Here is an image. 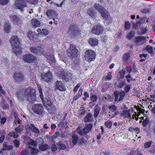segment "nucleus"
<instances>
[{"label": "nucleus", "instance_id": "58", "mask_svg": "<svg viewBox=\"0 0 155 155\" xmlns=\"http://www.w3.org/2000/svg\"><path fill=\"white\" fill-rule=\"evenodd\" d=\"M130 23L128 21H126L125 25V28L127 29H129L130 28Z\"/></svg>", "mask_w": 155, "mask_h": 155}, {"label": "nucleus", "instance_id": "2", "mask_svg": "<svg viewBox=\"0 0 155 155\" xmlns=\"http://www.w3.org/2000/svg\"><path fill=\"white\" fill-rule=\"evenodd\" d=\"M95 8L101 13L103 18L106 20H108L110 18V16L108 12L102 6L97 3L94 4Z\"/></svg>", "mask_w": 155, "mask_h": 155}, {"label": "nucleus", "instance_id": "32", "mask_svg": "<svg viewBox=\"0 0 155 155\" xmlns=\"http://www.w3.org/2000/svg\"><path fill=\"white\" fill-rule=\"evenodd\" d=\"M87 13L90 16L93 18L95 17V13L93 8H90L88 9Z\"/></svg>", "mask_w": 155, "mask_h": 155}, {"label": "nucleus", "instance_id": "21", "mask_svg": "<svg viewBox=\"0 0 155 155\" xmlns=\"http://www.w3.org/2000/svg\"><path fill=\"white\" fill-rule=\"evenodd\" d=\"M11 21L14 23H19L21 22L20 18L16 15H11L10 16Z\"/></svg>", "mask_w": 155, "mask_h": 155}, {"label": "nucleus", "instance_id": "18", "mask_svg": "<svg viewBox=\"0 0 155 155\" xmlns=\"http://www.w3.org/2000/svg\"><path fill=\"white\" fill-rule=\"evenodd\" d=\"M46 15L49 18L58 17V15L56 11L52 9L48 10L46 12Z\"/></svg>", "mask_w": 155, "mask_h": 155}, {"label": "nucleus", "instance_id": "38", "mask_svg": "<svg viewBox=\"0 0 155 155\" xmlns=\"http://www.w3.org/2000/svg\"><path fill=\"white\" fill-rule=\"evenodd\" d=\"M125 78L128 82H130L131 81H134L135 80V78H133L131 77L130 74H129L128 75H126L125 76Z\"/></svg>", "mask_w": 155, "mask_h": 155}, {"label": "nucleus", "instance_id": "9", "mask_svg": "<svg viewBox=\"0 0 155 155\" xmlns=\"http://www.w3.org/2000/svg\"><path fill=\"white\" fill-rule=\"evenodd\" d=\"M23 59L25 62L29 63L35 62L36 58L33 55L31 54H27L23 56Z\"/></svg>", "mask_w": 155, "mask_h": 155}, {"label": "nucleus", "instance_id": "62", "mask_svg": "<svg viewBox=\"0 0 155 155\" xmlns=\"http://www.w3.org/2000/svg\"><path fill=\"white\" fill-rule=\"evenodd\" d=\"M67 123L66 122H64V120L62 121L61 122H60L59 124V125L61 127H63L65 126V125H66Z\"/></svg>", "mask_w": 155, "mask_h": 155}, {"label": "nucleus", "instance_id": "35", "mask_svg": "<svg viewBox=\"0 0 155 155\" xmlns=\"http://www.w3.org/2000/svg\"><path fill=\"white\" fill-rule=\"evenodd\" d=\"M130 54L129 53H126L124 54L123 56V59L125 63H127L129 59Z\"/></svg>", "mask_w": 155, "mask_h": 155}, {"label": "nucleus", "instance_id": "51", "mask_svg": "<svg viewBox=\"0 0 155 155\" xmlns=\"http://www.w3.org/2000/svg\"><path fill=\"white\" fill-rule=\"evenodd\" d=\"M131 85H128L126 86L124 88V91L126 93L128 92V91L131 89Z\"/></svg>", "mask_w": 155, "mask_h": 155}, {"label": "nucleus", "instance_id": "22", "mask_svg": "<svg viewBox=\"0 0 155 155\" xmlns=\"http://www.w3.org/2000/svg\"><path fill=\"white\" fill-rule=\"evenodd\" d=\"M28 128L32 132L36 134H39L40 133L39 130L33 124H31L28 125Z\"/></svg>", "mask_w": 155, "mask_h": 155}, {"label": "nucleus", "instance_id": "46", "mask_svg": "<svg viewBox=\"0 0 155 155\" xmlns=\"http://www.w3.org/2000/svg\"><path fill=\"white\" fill-rule=\"evenodd\" d=\"M44 142L42 139L41 138H38L36 140V143L37 144L40 145L44 143Z\"/></svg>", "mask_w": 155, "mask_h": 155}, {"label": "nucleus", "instance_id": "47", "mask_svg": "<svg viewBox=\"0 0 155 155\" xmlns=\"http://www.w3.org/2000/svg\"><path fill=\"white\" fill-rule=\"evenodd\" d=\"M91 100L92 102L96 101L97 99V96L94 94H92L90 96Z\"/></svg>", "mask_w": 155, "mask_h": 155}, {"label": "nucleus", "instance_id": "44", "mask_svg": "<svg viewBox=\"0 0 155 155\" xmlns=\"http://www.w3.org/2000/svg\"><path fill=\"white\" fill-rule=\"evenodd\" d=\"M152 143H153V142L152 141L145 142L144 144L145 148H146L150 147Z\"/></svg>", "mask_w": 155, "mask_h": 155}, {"label": "nucleus", "instance_id": "14", "mask_svg": "<svg viewBox=\"0 0 155 155\" xmlns=\"http://www.w3.org/2000/svg\"><path fill=\"white\" fill-rule=\"evenodd\" d=\"M30 50L32 53L38 55L43 54L44 52L43 49L40 46L37 47L32 46Z\"/></svg>", "mask_w": 155, "mask_h": 155}, {"label": "nucleus", "instance_id": "15", "mask_svg": "<svg viewBox=\"0 0 155 155\" xmlns=\"http://www.w3.org/2000/svg\"><path fill=\"white\" fill-rule=\"evenodd\" d=\"M10 41L12 47L20 45V43L19 41L18 40V38L16 36H12L11 37Z\"/></svg>", "mask_w": 155, "mask_h": 155}, {"label": "nucleus", "instance_id": "6", "mask_svg": "<svg viewBox=\"0 0 155 155\" xmlns=\"http://www.w3.org/2000/svg\"><path fill=\"white\" fill-rule=\"evenodd\" d=\"M92 128V125L91 124H89L84 128L81 127H78L76 129V131L81 135H84L89 132Z\"/></svg>", "mask_w": 155, "mask_h": 155}, {"label": "nucleus", "instance_id": "49", "mask_svg": "<svg viewBox=\"0 0 155 155\" xmlns=\"http://www.w3.org/2000/svg\"><path fill=\"white\" fill-rule=\"evenodd\" d=\"M149 122V119L147 118H146L144 120H143L142 124L144 127H146Z\"/></svg>", "mask_w": 155, "mask_h": 155}, {"label": "nucleus", "instance_id": "39", "mask_svg": "<svg viewBox=\"0 0 155 155\" xmlns=\"http://www.w3.org/2000/svg\"><path fill=\"white\" fill-rule=\"evenodd\" d=\"M72 142L74 145H76L78 143L79 137L76 135H73L72 137Z\"/></svg>", "mask_w": 155, "mask_h": 155}, {"label": "nucleus", "instance_id": "17", "mask_svg": "<svg viewBox=\"0 0 155 155\" xmlns=\"http://www.w3.org/2000/svg\"><path fill=\"white\" fill-rule=\"evenodd\" d=\"M56 88L61 91H64L66 90L65 87L63 83L60 81H57L55 83Z\"/></svg>", "mask_w": 155, "mask_h": 155}, {"label": "nucleus", "instance_id": "11", "mask_svg": "<svg viewBox=\"0 0 155 155\" xmlns=\"http://www.w3.org/2000/svg\"><path fill=\"white\" fill-rule=\"evenodd\" d=\"M103 30L101 26L99 25H96L92 29L91 32L93 34L99 35L102 33Z\"/></svg>", "mask_w": 155, "mask_h": 155}, {"label": "nucleus", "instance_id": "41", "mask_svg": "<svg viewBox=\"0 0 155 155\" xmlns=\"http://www.w3.org/2000/svg\"><path fill=\"white\" fill-rule=\"evenodd\" d=\"M125 95V92L121 91L119 93V95L120 96L118 99V101H120L123 100L124 97Z\"/></svg>", "mask_w": 155, "mask_h": 155}, {"label": "nucleus", "instance_id": "36", "mask_svg": "<svg viewBox=\"0 0 155 155\" xmlns=\"http://www.w3.org/2000/svg\"><path fill=\"white\" fill-rule=\"evenodd\" d=\"M13 148V146L11 145H8L6 144L3 145L2 149L3 150H10Z\"/></svg>", "mask_w": 155, "mask_h": 155}, {"label": "nucleus", "instance_id": "29", "mask_svg": "<svg viewBox=\"0 0 155 155\" xmlns=\"http://www.w3.org/2000/svg\"><path fill=\"white\" fill-rule=\"evenodd\" d=\"M92 115L90 113L88 114L84 118V121L85 122H90L92 119Z\"/></svg>", "mask_w": 155, "mask_h": 155}, {"label": "nucleus", "instance_id": "19", "mask_svg": "<svg viewBox=\"0 0 155 155\" xmlns=\"http://www.w3.org/2000/svg\"><path fill=\"white\" fill-rule=\"evenodd\" d=\"M41 77L42 79L46 82H49L52 79V74L51 72H48V73L45 74V75L41 74Z\"/></svg>", "mask_w": 155, "mask_h": 155}, {"label": "nucleus", "instance_id": "64", "mask_svg": "<svg viewBox=\"0 0 155 155\" xmlns=\"http://www.w3.org/2000/svg\"><path fill=\"white\" fill-rule=\"evenodd\" d=\"M21 155H30V154L27 150H25L24 151L21 153Z\"/></svg>", "mask_w": 155, "mask_h": 155}, {"label": "nucleus", "instance_id": "56", "mask_svg": "<svg viewBox=\"0 0 155 155\" xmlns=\"http://www.w3.org/2000/svg\"><path fill=\"white\" fill-rule=\"evenodd\" d=\"M115 101H117V100L118 101V97L119 95V93L118 91H116L114 92Z\"/></svg>", "mask_w": 155, "mask_h": 155}, {"label": "nucleus", "instance_id": "3", "mask_svg": "<svg viewBox=\"0 0 155 155\" xmlns=\"http://www.w3.org/2000/svg\"><path fill=\"white\" fill-rule=\"evenodd\" d=\"M78 50L74 45H71L70 48L67 51V54L68 56L72 59L76 58L78 55Z\"/></svg>", "mask_w": 155, "mask_h": 155}, {"label": "nucleus", "instance_id": "28", "mask_svg": "<svg viewBox=\"0 0 155 155\" xmlns=\"http://www.w3.org/2000/svg\"><path fill=\"white\" fill-rule=\"evenodd\" d=\"M46 108L48 110V113L50 114H54L56 112V108L53 105L48 107H46Z\"/></svg>", "mask_w": 155, "mask_h": 155}, {"label": "nucleus", "instance_id": "53", "mask_svg": "<svg viewBox=\"0 0 155 155\" xmlns=\"http://www.w3.org/2000/svg\"><path fill=\"white\" fill-rule=\"evenodd\" d=\"M41 31V34L44 35L45 36L47 35L49 33L48 30L46 29H42Z\"/></svg>", "mask_w": 155, "mask_h": 155}, {"label": "nucleus", "instance_id": "20", "mask_svg": "<svg viewBox=\"0 0 155 155\" xmlns=\"http://www.w3.org/2000/svg\"><path fill=\"white\" fill-rule=\"evenodd\" d=\"M126 84V81L118 79L117 82L115 83V86L117 87L121 88L125 85Z\"/></svg>", "mask_w": 155, "mask_h": 155}, {"label": "nucleus", "instance_id": "16", "mask_svg": "<svg viewBox=\"0 0 155 155\" xmlns=\"http://www.w3.org/2000/svg\"><path fill=\"white\" fill-rule=\"evenodd\" d=\"M68 33L75 36L78 33V30L76 25L72 24L69 28Z\"/></svg>", "mask_w": 155, "mask_h": 155}, {"label": "nucleus", "instance_id": "8", "mask_svg": "<svg viewBox=\"0 0 155 155\" xmlns=\"http://www.w3.org/2000/svg\"><path fill=\"white\" fill-rule=\"evenodd\" d=\"M39 92L40 94V97L43 102L44 106L46 108V107H48L53 105L52 104L51 102V101L50 99H49V97H48V98H44L42 89L41 88H39Z\"/></svg>", "mask_w": 155, "mask_h": 155}, {"label": "nucleus", "instance_id": "34", "mask_svg": "<svg viewBox=\"0 0 155 155\" xmlns=\"http://www.w3.org/2000/svg\"><path fill=\"white\" fill-rule=\"evenodd\" d=\"M32 25L35 27H39L40 25L39 21L36 19H34L32 21Z\"/></svg>", "mask_w": 155, "mask_h": 155}, {"label": "nucleus", "instance_id": "59", "mask_svg": "<svg viewBox=\"0 0 155 155\" xmlns=\"http://www.w3.org/2000/svg\"><path fill=\"white\" fill-rule=\"evenodd\" d=\"M28 2L31 4H35L38 2V0H27Z\"/></svg>", "mask_w": 155, "mask_h": 155}, {"label": "nucleus", "instance_id": "57", "mask_svg": "<svg viewBox=\"0 0 155 155\" xmlns=\"http://www.w3.org/2000/svg\"><path fill=\"white\" fill-rule=\"evenodd\" d=\"M14 143L16 147H19L20 144V142L18 140H15L14 141Z\"/></svg>", "mask_w": 155, "mask_h": 155}, {"label": "nucleus", "instance_id": "60", "mask_svg": "<svg viewBox=\"0 0 155 155\" xmlns=\"http://www.w3.org/2000/svg\"><path fill=\"white\" fill-rule=\"evenodd\" d=\"M141 25L140 22H138L135 23L133 25V27L135 29L137 28L139 26H140Z\"/></svg>", "mask_w": 155, "mask_h": 155}, {"label": "nucleus", "instance_id": "30", "mask_svg": "<svg viewBox=\"0 0 155 155\" xmlns=\"http://www.w3.org/2000/svg\"><path fill=\"white\" fill-rule=\"evenodd\" d=\"M126 73V71L125 69H122L118 73V79H122L124 78L125 74Z\"/></svg>", "mask_w": 155, "mask_h": 155}, {"label": "nucleus", "instance_id": "63", "mask_svg": "<svg viewBox=\"0 0 155 155\" xmlns=\"http://www.w3.org/2000/svg\"><path fill=\"white\" fill-rule=\"evenodd\" d=\"M86 143V141L84 138H82L80 141V143L81 144H84Z\"/></svg>", "mask_w": 155, "mask_h": 155}, {"label": "nucleus", "instance_id": "12", "mask_svg": "<svg viewBox=\"0 0 155 155\" xmlns=\"http://www.w3.org/2000/svg\"><path fill=\"white\" fill-rule=\"evenodd\" d=\"M13 79L15 82H19L24 80V76L22 73L16 71L14 74Z\"/></svg>", "mask_w": 155, "mask_h": 155}, {"label": "nucleus", "instance_id": "26", "mask_svg": "<svg viewBox=\"0 0 155 155\" xmlns=\"http://www.w3.org/2000/svg\"><path fill=\"white\" fill-rule=\"evenodd\" d=\"M121 116L124 118H131V116L130 114L129 110H124L121 114Z\"/></svg>", "mask_w": 155, "mask_h": 155}, {"label": "nucleus", "instance_id": "4", "mask_svg": "<svg viewBox=\"0 0 155 155\" xmlns=\"http://www.w3.org/2000/svg\"><path fill=\"white\" fill-rule=\"evenodd\" d=\"M57 76L66 81H68L71 78V74L67 70H64L59 72L57 74Z\"/></svg>", "mask_w": 155, "mask_h": 155}, {"label": "nucleus", "instance_id": "31", "mask_svg": "<svg viewBox=\"0 0 155 155\" xmlns=\"http://www.w3.org/2000/svg\"><path fill=\"white\" fill-rule=\"evenodd\" d=\"M145 38L144 36H141L137 37L135 38L134 42L137 44L139 45L140 42L145 39Z\"/></svg>", "mask_w": 155, "mask_h": 155}, {"label": "nucleus", "instance_id": "54", "mask_svg": "<svg viewBox=\"0 0 155 155\" xmlns=\"http://www.w3.org/2000/svg\"><path fill=\"white\" fill-rule=\"evenodd\" d=\"M109 108L111 111L114 112L117 110V107L114 105H112L110 106Z\"/></svg>", "mask_w": 155, "mask_h": 155}, {"label": "nucleus", "instance_id": "25", "mask_svg": "<svg viewBox=\"0 0 155 155\" xmlns=\"http://www.w3.org/2000/svg\"><path fill=\"white\" fill-rule=\"evenodd\" d=\"M22 49L20 45L18 46L13 47L12 51L16 56H18L19 54L21 52Z\"/></svg>", "mask_w": 155, "mask_h": 155}, {"label": "nucleus", "instance_id": "13", "mask_svg": "<svg viewBox=\"0 0 155 155\" xmlns=\"http://www.w3.org/2000/svg\"><path fill=\"white\" fill-rule=\"evenodd\" d=\"M24 127L22 125H19L16 127L15 129V131L16 132H10L8 135L9 136L13 137L14 138H17L18 136V133H20L23 130Z\"/></svg>", "mask_w": 155, "mask_h": 155}, {"label": "nucleus", "instance_id": "40", "mask_svg": "<svg viewBox=\"0 0 155 155\" xmlns=\"http://www.w3.org/2000/svg\"><path fill=\"white\" fill-rule=\"evenodd\" d=\"M48 147V145L47 144H45L40 145L39 146V149L41 150L44 151L47 150Z\"/></svg>", "mask_w": 155, "mask_h": 155}, {"label": "nucleus", "instance_id": "23", "mask_svg": "<svg viewBox=\"0 0 155 155\" xmlns=\"http://www.w3.org/2000/svg\"><path fill=\"white\" fill-rule=\"evenodd\" d=\"M88 42L91 46H95L98 44V40L95 38H90L88 40Z\"/></svg>", "mask_w": 155, "mask_h": 155}, {"label": "nucleus", "instance_id": "50", "mask_svg": "<svg viewBox=\"0 0 155 155\" xmlns=\"http://www.w3.org/2000/svg\"><path fill=\"white\" fill-rule=\"evenodd\" d=\"M146 49L150 53H151L153 52L152 47L150 45L147 46Z\"/></svg>", "mask_w": 155, "mask_h": 155}, {"label": "nucleus", "instance_id": "43", "mask_svg": "<svg viewBox=\"0 0 155 155\" xmlns=\"http://www.w3.org/2000/svg\"><path fill=\"white\" fill-rule=\"evenodd\" d=\"M59 55L60 59L64 63H66V62L68 61V58L64 55H61L60 54H59Z\"/></svg>", "mask_w": 155, "mask_h": 155}, {"label": "nucleus", "instance_id": "10", "mask_svg": "<svg viewBox=\"0 0 155 155\" xmlns=\"http://www.w3.org/2000/svg\"><path fill=\"white\" fill-rule=\"evenodd\" d=\"M15 6L21 11H23V8L27 6L26 2L25 0H17L15 2Z\"/></svg>", "mask_w": 155, "mask_h": 155}, {"label": "nucleus", "instance_id": "24", "mask_svg": "<svg viewBox=\"0 0 155 155\" xmlns=\"http://www.w3.org/2000/svg\"><path fill=\"white\" fill-rule=\"evenodd\" d=\"M11 25L8 21H6L4 24V30L5 33H8L10 31L11 29Z\"/></svg>", "mask_w": 155, "mask_h": 155}, {"label": "nucleus", "instance_id": "33", "mask_svg": "<svg viewBox=\"0 0 155 155\" xmlns=\"http://www.w3.org/2000/svg\"><path fill=\"white\" fill-rule=\"evenodd\" d=\"M99 112L100 109L99 107L97 106H96L94 110V117H97L98 116Z\"/></svg>", "mask_w": 155, "mask_h": 155}, {"label": "nucleus", "instance_id": "42", "mask_svg": "<svg viewBox=\"0 0 155 155\" xmlns=\"http://www.w3.org/2000/svg\"><path fill=\"white\" fill-rule=\"evenodd\" d=\"M58 148L59 150H64L66 148V146L64 143H59L58 144Z\"/></svg>", "mask_w": 155, "mask_h": 155}, {"label": "nucleus", "instance_id": "5", "mask_svg": "<svg viewBox=\"0 0 155 155\" xmlns=\"http://www.w3.org/2000/svg\"><path fill=\"white\" fill-rule=\"evenodd\" d=\"M95 56V52L91 50H88L86 51L84 53L85 59L89 62L94 60Z\"/></svg>", "mask_w": 155, "mask_h": 155}, {"label": "nucleus", "instance_id": "45", "mask_svg": "<svg viewBox=\"0 0 155 155\" xmlns=\"http://www.w3.org/2000/svg\"><path fill=\"white\" fill-rule=\"evenodd\" d=\"M105 126L107 128H110L112 125V123L110 120H107L105 123Z\"/></svg>", "mask_w": 155, "mask_h": 155}, {"label": "nucleus", "instance_id": "52", "mask_svg": "<svg viewBox=\"0 0 155 155\" xmlns=\"http://www.w3.org/2000/svg\"><path fill=\"white\" fill-rule=\"evenodd\" d=\"M33 33L31 31H30L28 33V35L29 39H32L33 38Z\"/></svg>", "mask_w": 155, "mask_h": 155}, {"label": "nucleus", "instance_id": "7", "mask_svg": "<svg viewBox=\"0 0 155 155\" xmlns=\"http://www.w3.org/2000/svg\"><path fill=\"white\" fill-rule=\"evenodd\" d=\"M33 111L38 115H43L44 114V108L41 104H34L32 107Z\"/></svg>", "mask_w": 155, "mask_h": 155}, {"label": "nucleus", "instance_id": "48", "mask_svg": "<svg viewBox=\"0 0 155 155\" xmlns=\"http://www.w3.org/2000/svg\"><path fill=\"white\" fill-rule=\"evenodd\" d=\"M38 152V150L35 148H32L31 150V152L33 154H36Z\"/></svg>", "mask_w": 155, "mask_h": 155}, {"label": "nucleus", "instance_id": "55", "mask_svg": "<svg viewBox=\"0 0 155 155\" xmlns=\"http://www.w3.org/2000/svg\"><path fill=\"white\" fill-rule=\"evenodd\" d=\"M13 115H14V117L15 118V123H16V120H18V113L14 111L13 112Z\"/></svg>", "mask_w": 155, "mask_h": 155}, {"label": "nucleus", "instance_id": "27", "mask_svg": "<svg viewBox=\"0 0 155 155\" xmlns=\"http://www.w3.org/2000/svg\"><path fill=\"white\" fill-rule=\"evenodd\" d=\"M37 145L36 142L34 140L31 139L29 140L27 143L28 147L30 148H34Z\"/></svg>", "mask_w": 155, "mask_h": 155}, {"label": "nucleus", "instance_id": "61", "mask_svg": "<svg viewBox=\"0 0 155 155\" xmlns=\"http://www.w3.org/2000/svg\"><path fill=\"white\" fill-rule=\"evenodd\" d=\"M8 2V0H0V4L4 5L6 4Z\"/></svg>", "mask_w": 155, "mask_h": 155}, {"label": "nucleus", "instance_id": "1", "mask_svg": "<svg viewBox=\"0 0 155 155\" xmlns=\"http://www.w3.org/2000/svg\"><path fill=\"white\" fill-rule=\"evenodd\" d=\"M35 91L30 87L26 88L24 91H20L17 93L18 100L23 101L26 98L30 103H33L36 99Z\"/></svg>", "mask_w": 155, "mask_h": 155}, {"label": "nucleus", "instance_id": "37", "mask_svg": "<svg viewBox=\"0 0 155 155\" xmlns=\"http://www.w3.org/2000/svg\"><path fill=\"white\" fill-rule=\"evenodd\" d=\"M134 31H131L128 34L127 36V38L128 40H130L133 37H134Z\"/></svg>", "mask_w": 155, "mask_h": 155}]
</instances>
